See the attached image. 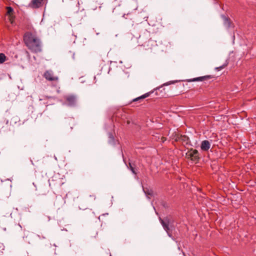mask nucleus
<instances>
[{"instance_id":"nucleus-4","label":"nucleus","mask_w":256,"mask_h":256,"mask_svg":"<svg viewBox=\"0 0 256 256\" xmlns=\"http://www.w3.org/2000/svg\"><path fill=\"white\" fill-rule=\"evenodd\" d=\"M140 46H143L146 50H150L156 46L157 44L156 40H153L152 38H150L148 41L145 42Z\"/></svg>"},{"instance_id":"nucleus-10","label":"nucleus","mask_w":256,"mask_h":256,"mask_svg":"<svg viewBox=\"0 0 256 256\" xmlns=\"http://www.w3.org/2000/svg\"><path fill=\"white\" fill-rule=\"evenodd\" d=\"M211 144L208 140L202 141L200 144V148L202 151L207 152L210 148Z\"/></svg>"},{"instance_id":"nucleus-7","label":"nucleus","mask_w":256,"mask_h":256,"mask_svg":"<svg viewBox=\"0 0 256 256\" xmlns=\"http://www.w3.org/2000/svg\"><path fill=\"white\" fill-rule=\"evenodd\" d=\"M160 220L164 228L167 232L168 236L170 237L172 236V234L170 232V229L169 226V220L168 219V218H166L164 220H162L161 218H160Z\"/></svg>"},{"instance_id":"nucleus-1","label":"nucleus","mask_w":256,"mask_h":256,"mask_svg":"<svg viewBox=\"0 0 256 256\" xmlns=\"http://www.w3.org/2000/svg\"><path fill=\"white\" fill-rule=\"evenodd\" d=\"M25 44L32 52L37 53L42 50V43L36 34L26 32L24 36Z\"/></svg>"},{"instance_id":"nucleus-8","label":"nucleus","mask_w":256,"mask_h":256,"mask_svg":"<svg viewBox=\"0 0 256 256\" xmlns=\"http://www.w3.org/2000/svg\"><path fill=\"white\" fill-rule=\"evenodd\" d=\"M64 203L65 202L61 196H56L54 202V206L57 208L58 209H60Z\"/></svg>"},{"instance_id":"nucleus-19","label":"nucleus","mask_w":256,"mask_h":256,"mask_svg":"<svg viewBox=\"0 0 256 256\" xmlns=\"http://www.w3.org/2000/svg\"><path fill=\"white\" fill-rule=\"evenodd\" d=\"M13 8L10 6L7 7V13L9 14H10L13 12Z\"/></svg>"},{"instance_id":"nucleus-3","label":"nucleus","mask_w":256,"mask_h":256,"mask_svg":"<svg viewBox=\"0 0 256 256\" xmlns=\"http://www.w3.org/2000/svg\"><path fill=\"white\" fill-rule=\"evenodd\" d=\"M186 156L192 160L196 162H198L200 158L198 152L196 150L193 148H190L188 150Z\"/></svg>"},{"instance_id":"nucleus-5","label":"nucleus","mask_w":256,"mask_h":256,"mask_svg":"<svg viewBox=\"0 0 256 256\" xmlns=\"http://www.w3.org/2000/svg\"><path fill=\"white\" fill-rule=\"evenodd\" d=\"M44 77L49 81H58V76L54 75L52 70H46L44 74Z\"/></svg>"},{"instance_id":"nucleus-11","label":"nucleus","mask_w":256,"mask_h":256,"mask_svg":"<svg viewBox=\"0 0 256 256\" xmlns=\"http://www.w3.org/2000/svg\"><path fill=\"white\" fill-rule=\"evenodd\" d=\"M44 0H32L30 6L34 8H37L42 6Z\"/></svg>"},{"instance_id":"nucleus-13","label":"nucleus","mask_w":256,"mask_h":256,"mask_svg":"<svg viewBox=\"0 0 256 256\" xmlns=\"http://www.w3.org/2000/svg\"><path fill=\"white\" fill-rule=\"evenodd\" d=\"M222 17L224 20V24L226 28H229L231 26V22L229 18H227L225 16H222Z\"/></svg>"},{"instance_id":"nucleus-22","label":"nucleus","mask_w":256,"mask_h":256,"mask_svg":"<svg viewBox=\"0 0 256 256\" xmlns=\"http://www.w3.org/2000/svg\"><path fill=\"white\" fill-rule=\"evenodd\" d=\"M143 39H144L143 36H140V40H143Z\"/></svg>"},{"instance_id":"nucleus-12","label":"nucleus","mask_w":256,"mask_h":256,"mask_svg":"<svg viewBox=\"0 0 256 256\" xmlns=\"http://www.w3.org/2000/svg\"><path fill=\"white\" fill-rule=\"evenodd\" d=\"M40 193L42 195H46L48 192V187L47 184H44L40 186L38 188Z\"/></svg>"},{"instance_id":"nucleus-23","label":"nucleus","mask_w":256,"mask_h":256,"mask_svg":"<svg viewBox=\"0 0 256 256\" xmlns=\"http://www.w3.org/2000/svg\"><path fill=\"white\" fill-rule=\"evenodd\" d=\"M126 16V14H124L123 15V17H124V16Z\"/></svg>"},{"instance_id":"nucleus-14","label":"nucleus","mask_w":256,"mask_h":256,"mask_svg":"<svg viewBox=\"0 0 256 256\" xmlns=\"http://www.w3.org/2000/svg\"><path fill=\"white\" fill-rule=\"evenodd\" d=\"M100 2H92L90 4V8L91 10H95L96 9L98 6H100Z\"/></svg>"},{"instance_id":"nucleus-21","label":"nucleus","mask_w":256,"mask_h":256,"mask_svg":"<svg viewBox=\"0 0 256 256\" xmlns=\"http://www.w3.org/2000/svg\"><path fill=\"white\" fill-rule=\"evenodd\" d=\"M175 82L174 81H170L169 82H168L166 83H165L164 84V86H168L170 84H174Z\"/></svg>"},{"instance_id":"nucleus-9","label":"nucleus","mask_w":256,"mask_h":256,"mask_svg":"<svg viewBox=\"0 0 256 256\" xmlns=\"http://www.w3.org/2000/svg\"><path fill=\"white\" fill-rule=\"evenodd\" d=\"M213 78V76L211 75H207L202 76H200L196 78H194L192 79H190L188 80V82H198V81H205L208 80L210 79Z\"/></svg>"},{"instance_id":"nucleus-15","label":"nucleus","mask_w":256,"mask_h":256,"mask_svg":"<svg viewBox=\"0 0 256 256\" xmlns=\"http://www.w3.org/2000/svg\"><path fill=\"white\" fill-rule=\"evenodd\" d=\"M108 143L111 144H114V138L112 134L110 133L108 134Z\"/></svg>"},{"instance_id":"nucleus-6","label":"nucleus","mask_w":256,"mask_h":256,"mask_svg":"<svg viewBox=\"0 0 256 256\" xmlns=\"http://www.w3.org/2000/svg\"><path fill=\"white\" fill-rule=\"evenodd\" d=\"M65 99L70 106H74L76 104L77 98L74 95H68L66 96Z\"/></svg>"},{"instance_id":"nucleus-18","label":"nucleus","mask_w":256,"mask_h":256,"mask_svg":"<svg viewBox=\"0 0 256 256\" xmlns=\"http://www.w3.org/2000/svg\"><path fill=\"white\" fill-rule=\"evenodd\" d=\"M228 64V62L227 61H226L225 62V63L224 64H222V66H221L219 67L216 68V70H220L223 69L226 66H227Z\"/></svg>"},{"instance_id":"nucleus-16","label":"nucleus","mask_w":256,"mask_h":256,"mask_svg":"<svg viewBox=\"0 0 256 256\" xmlns=\"http://www.w3.org/2000/svg\"><path fill=\"white\" fill-rule=\"evenodd\" d=\"M144 191L145 193V194H146L147 198H148V199H150V196H152L153 195V191L152 190H145L144 189Z\"/></svg>"},{"instance_id":"nucleus-17","label":"nucleus","mask_w":256,"mask_h":256,"mask_svg":"<svg viewBox=\"0 0 256 256\" xmlns=\"http://www.w3.org/2000/svg\"><path fill=\"white\" fill-rule=\"evenodd\" d=\"M6 56L4 54L0 53V64L3 63L6 60Z\"/></svg>"},{"instance_id":"nucleus-20","label":"nucleus","mask_w":256,"mask_h":256,"mask_svg":"<svg viewBox=\"0 0 256 256\" xmlns=\"http://www.w3.org/2000/svg\"><path fill=\"white\" fill-rule=\"evenodd\" d=\"M129 166H130V170H131L132 172L134 174H136V172L130 163H129Z\"/></svg>"},{"instance_id":"nucleus-2","label":"nucleus","mask_w":256,"mask_h":256,"mask_svg":"<svg viewBox=\"0 0 256 256\" xmlns=\"http://www.w3.org/2000/svg\"><path fill=\"white\" fill-rule=\"evenodd\" d=\"M162 90H164V89L163 88L162 86L159 88H156L154 89V91L150 92L142 95V96L134 98L132 101L134 102L140 101V100L148 97V96H150L151 94L154 92L155 93L156 95L160 96H164L165 94V93L164 92H162Z\"/></svg>"}]
</instances>
